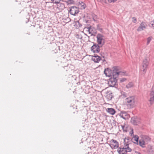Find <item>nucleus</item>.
Here are the masks:
<instances>
[{"mask_svg": "<svg viewBox=\"0 0 154 154\" xmlns=\"http://www.w3.org/2000/svg\"><path fill=\"white\" fill-rule=\"evenodd\" d=\"M126 72L121 70L118 66H115L112 68V77L109 80L108 84L111 86H114L117 82L118 78L119 75L124 76L127 75Z\"/></svg>", "mask_w": 154, "mask_h": 154, "instance_id": "f257e3e1", "label": "nucleus"}, {"mask_svg": "<svg viewBox=\"0 0 154 154\" xmlns=\"http://www.w3.org/2000/svg\"><path fill=\"white\" fill-rule=\"evenodd\" d=\"M150 140V138L149 137L146 136H142L140 137L139 144L141 147L144 148Z\"/></svg>", "mask_w": 154, "mask_h": 154, "instance_id": "f03ea898", "label": "nucleus"}, {"mask_svg": "<svg viewBox=\"0 0 154 154\" xmlns=\"http://www.w3.org/2000/svg\"><path fill=\"white\" fill-rule=\"evenodd\" d=\"M126 104L131 108L134 107L136 106L135 98L134 96H130L127 98L125 100Z\"/></svg>", "mask_w": 154, "mask_h": 154, "instance_id": "7ed1b4c3", "label": "nucleus"}, {"mask_svg": "<svg viewBox=\"0 0 154 154\" xmlns=\"http://www.w3.org/2000/svg\"><path fill=\"white\" fill-rule=\"evenodd\" d=\"M149 101L150 103L152 105L154 103V87L153 86L149 94Z\"/></svg>", "mask_w": 154, "mask_h": 154, "instance_id": "20e7f679", "label": "nucleus"}, {"mask_svg": "<svg viewBox=\"0 0 154 154\" xmlns=\"http://www.w3.org/2000/svg\"><path fill=\"white\" fill-rule=\"evenodd\" d=\"M149 61L147 59H145L143 61V63L142 64V69L143 70V72L144 73H145L148 66L149 65Z\"/></svg>", "mask_w": 154, "mask_h": 154, "instance_id": "39448f33", "label": "nucleus"}, {"mask_svg": "<svg viewBox=\"0 0 154 154\" xmlns=\"http://www.w3.org/2000/svg\"><path fill=\"white\" fill-rule=\"evenodd\" d=\"M97 42L98 45H103L104 43L103 36L101 34H98L97 36Z\"/></svg>", "mask_w": 154, "mask_h": 154, "instance_id": "423d86ee", "label": "nucleus"}, {"mask_svg": "<svg viewBox=\"0 0 154 154\" xmlns=\"http://www.w3.org/2000/svg\"><path fill=\"white\" fill-rule=\"evenodd\" d=\"M110 146L112 149L117 148L119 146V143L114 140H111L110 142Z\"/></svg>", "mask_w": 154, "mask_h": 154, "instance_id": "0eeeda50", "label": "nucleus"}, {"mask_svg": "<svg viewBox=\"0 0 154 154\" xmlns=\"http://www.w3.org/2000/svg\"><path fill=\"white\" fill-rule=\"evenodd\" d=\"M78 8L75 7H72L71 8L69 12L73 15H75L78 13Z\"/></svg>", "mask_w": 154, "mask_h": 154, "instance_id": "6e6552de", "label": "nucleus"}, {"mask_svg": "<svg viewBox=\"0 0 154 154\" xmlns=\"http://www.w3.org/2000/svg\"><path fill=\"white\" fill-rule=\"evenodd\" d=\"M91 50L94 53H98L100 51L99 46L95 45H94L91 47Z\"/></svg>", "mask_w": 154, "mask_h": 154, "instance_id": "1a4fd4ad", "label": "nucleus"}, {"mask_svg": "<svg viewBox=\"0 0 154 154\" xmlns=\"http://www.w3.org/2000/svg\"><path fill=\"white\" fill-rule=\"evenodd\" d=\"M104 73L106 76L110 77L112 75V71L110 69L107 68L105 69Z\"/></svg>", "mask_w": 154, "mask_h": 154, "instance_id": "9d476101", "label": "nucleus"}, {"mask_svg": "<svg viewBox=\"0 0 154 154\" xmlns=\"http://www.w3.org/2000/svg\"><path fill=\"white\" fill-rule=\"evenodd\" d=\"M78 5L79 7L81 9H85L86 7V5L83 2L80 1L78 3Z\"/></svg>", "mask_w": 154, "mask_h": 154, "instance_id": "9b49d317", "label": "nucleus"}, {"mask_svg": "<svg viewBox=\"0 0 154 154\" xmlns=\"http://www.w3.org/2000/svg\"><path fill=\"white\" fill-rule=\"evenodd\" d=\"M121 126L122 128L124 131L127 132L128 130L129 129H130L132 131V132L131 133H130V134H133V129L131 128L130 127H128L127 125L125 124L124 125H122Z\"/></svg>", "mask_w": 154, "mask_h": 154, "instance_id": "f8f14e48", "label": "nucleus"}, {"mask_svg": "<svg viewBox=\"0 0 154 154\" xmlns=\"http://www.w3.org/2000/svg\"><path fill=\"white\" fill-rule=\"evenodd\" d=\"M146 24L144 22H142L140 26L138 27L137 29L138 31H140L143 30L146 28Z\"/></svg>", "mask_w": 154, "mask_h": 154, "instance_id": "ddd939ff", "label": "nucleus"}, {"mask_svg": "<svg viewBox=\"0 0 154 154\" xmlns=\"http://www.w3.org/2000/svg\"><path fill=\"white\" fill-rule=\"evenodd\" d=\"M92 60L95 63H98L101 60V58L98 56H94L92 57Z\"/></svg>", "mask_w": 154, "mask_h": 154, "instance_id": "4468645a", "label": "nucleus"}, {"mask_svg": "<svg viewBox=\"0 0 154 154\" xmlns=\"http://www.w3.org/2000/svg\"><path fill=\"white\" fill-rule=\"evenodd\" d=\"M106 110L107 112L112 115H114L116 112L115 110L114 109L112 108H107L106 109Z\"/></svg>", "mask_w": 154, "mask_h": 154, "instance_id": "2eb2a0df", "label": "nucleus"}, {"mask_svg": "<svg viewBox=\"0 0 154 154\" xmlns=\"http://www.w3.org/2000/svg\"><path fill=\"white\" fill-rule=\"evenodd\" d=\"M118 151L119 154H126L125 147L119 148L118 149Z\"/></svg>", "mask_w": 154, "mask_h": 154, "instance_id": "dca6fc26", "label": "nucleus"}, {"mask_svg": "<svg viewBox=\"0 0 154 154\" xmlns=\"http://www.w3.org/2000/svg\"><path fill=\"white\" fill-rule=\"evenodd\" d=\"M57 8L60 11L63 10L65 8V5L63 3H58Z\"/></svg>", "mask_w": 154, "mask_h": 154, "instance_id": "f3484780", "label": "nucleus"}, {"mask_svg": "<svg viewBox=\"0 0 154 154\" xmlns=\"http://www.w3.org/2000/svg\"><path fill=\"white\" fill-rule=\"evenodd\" d=\"M139 137L138 136L135 135L133 137L132 139V141L133 142L136 144H138L139 143L138 142Z\"/></svg>", "mask_w": 154, "mask_h": 154, "instance_id": "a211bd4d", "label": "nucleus"}, {"mask_svg": "<svg viewBox=\"0 0 154 154\" xmlns=\"http://www.w3.org/2000/svg\"><path fill=\"white\" fill-rule=\"evenodd\" d=\"M147 151L150 154H152L154 152L153 147L149 145L147 148Z\"/></svg>", "mask_w": 154, "mask_h": 154, "instance_id": "6ab92c4d", "label": "nucleus"}, {"mask_svg": "<svg viewBox=\"0 0 154 154\" xmlns=\"http://www.w3.org/2000/svg\"><path fill=\"white\" fill-rule=\"evenodd\" d=\"M125 148L126 154L127 152H130L131 151V149L129 147L128 145H127V146H126L125 147Z\"/></svg>", "mask_w": 154, "mask_h": 154, "instance_id": "aec40b11", "label": "nucleus"}, {"mask_svg": "<svg viewBox=\"0 0 154 154\" xmlns=\"http://www.w3.org/2000/svg\"><path fill=\"white\" fill-rule=\"evenodd\" d=\"M133 84L132 82H130L127 85L126 87L128 88H129L133 87Z\"/></svg>", "mask_w": 154, "mask_h": 154, "instance_id": "412c9836", "label": "nucleus"}, {"mask_svg": "<svg viewBox=\"0 0 154 154\" xmlns=\"http://www.w3.org/2000/svg\"><path fill=\"white\" fill-rule=\"evenodd\" d=\"M136 123H134V124L137 125L140 124L141 122V120L140 119L136 118L135 119Z\"/></svg>", "mask_w": 154, "mask_h": 154, "instance_id": "4be33fe9", "label": "nucleus"}, {"mask_svg": "<svg viewBox=\"0 0 154 154\" xmlns=\"http://www.w3.org/2000/svg\"><path fill=\"white\" fill-rule=\"evenodd\" d=\"M127 80V79L125 78H122L119 79V82L120 83H123L125 82Z\"/></svg>", "mask_w": 154, "mask_h": 154, "instance_id": "5701e85b", "label": "nucleus"}, {"mask_svg": "<svg viewBox=\"0 0 154 154\" xmlns=\"http://www.w3.org/2000/svg\"><path fill=\"white\" fill-rule=\"evenodd\" d=\"M107 99L109 100H110L112 98V96L111 94H108L106 96Z\"/></svg>", "mask_w": 154, "mask_h": 154, "instance_id": "b1692460", "label": "nucleus"}, {"mask_svg": "<svg viewBox=\"0 0 154 154\" xmlns=\"http://www.w3.org/2000/svg\"><path fill=\"white\" fill-rule=\"evenodd\" d=\"M125 143V144L126 145V146H127V145H128V138H125L124 140Z\"/></svg>", "mask_w": 154, "mask_h": 154, "instance_id": "393cba45", "label": "nucleus"}, {"mask_svg": "<svg viewBox=\"0 0 154 154\" xmlns=\"http://www.w3.org/2000/svg\"><path fill=\"white\" fill-rule=\"evenodd\" d=\"M61 0H51L52 2L54 3H58Z\"/></svg>", "mask_w": 154, "mask_h": 154, "instance_id": "a878e982", "label": "nucleus"}, {"mask_svg": "<svg viewBox=\"0 0 154 154\" xmlns=\"http://www.w3.org/2000/svg\"><path fill=\"white\" fill-rule=\"evenodd\" d=\"M150 24V27L153 29H154V20H153V22H151V23Z\"/></svg>", "mask_w": 154, "mask_h": 154, "instance_id": "bb28decb", "label": "nucleus"}, {"mask_svg": "<svg viewBox=\"0 0 154 154\" xmlns=\"http://www.w3.org/2000/svg\"><path fill=\"white\" fill-rule=\"evenodd\" d=\"M108 2L109 3H114L116 2L117 0H107Z\"/></svg>", "mask_w": 154, "mask_h": 154, "instance_id": "cd10ccee", "label": "nucleus"}, {"mask_svg": "<svg viewBox=\"0 0 154 154\" xmlns=\"http://www.w3.org/2000/svg\"><path fill=\"white\" fill-rule=\"evenodd\" d=\"M151 40V38L150 37H149L147 39V44L148 45L149 43Z\"/></svg>", "mask_w": 154, "mask_h": 154, "instance_id": "c85d7f7f", "label": "nucleus"}, {"mask_svg": "<svg viewBox=\"0 0 154 154\" xmlns=\"http://www.w3.org/2000/svg\"><path fill=\"white\" fill-rule=\"evenodd\" d=\"M132 22L134 23H135L137 22V19L136 18L134 17H133L132 18Z\"/></svg>", "mask_w": 154, "mask_h": 154, "instance_id": "c756f323", "label": "nucleus"}, {"mask_svg": "<svg viewBox=\"0 0 154 154\" xmlns=\"http://www.w3.org/2000/svg\"><path fill=\"white\" fill-rule=\"evenodd\" d=\"M68 3L69 4H72L73 3V1L72 0H69L68 1Z\"/></svg>", "mask_w": 154, "mask_h": 154, "instance_id": "7c9ffc66", "label": "nucleus"}]
</instances>
